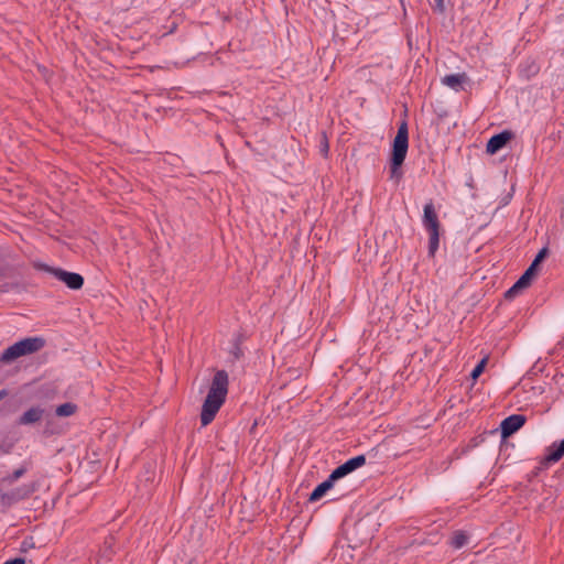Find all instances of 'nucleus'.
<instances>
[{"instance_id":"obj_18","label":"nucleus","mask_w":564,"mask_h":564,"mask_svg":"<svg viewBox=\"0 0 564 564\" xmlns=\"http://www.w3.org/2000/svg\"><path fill=\"white\" fill-rule=\"evenodd\" d=\"M486 359H482L471 371V377L476 379L482 371L486 365Z\"/></svg>"},{"instance_id":"obj_11","label":"nucleus","mask_w":564,"mask_h":564,"mask_svg":"<svg viewBox=\"0 0 564 564\" xmlns=\"http://www.w3.org/2000/svg\"><path fill=\"white\" fill-rule=\"evenodd\" d=\"M44 410L40 406H33L25 411L19 419L20 425H30L41 421Z\"/></svg>"},{"instance_id":"obj_14","label":"nucleus","mask_w":564,"mask_h":564,"mask_svg":"<svg viewBox=\"0 0 564 564\" xmlns=\"http://www.w3.org/2000/svg\"><path fill=\"white\" fill-rule=\"evenodd\" d=\"M466 80V74H449L442 78V83L447 87L458 91L462 84Z\"/></svg>"},{"instance_id":"obj_10","label":"nucleus","mask_w":564,"mask_h":564,"mask_svg":"<svg viewBox=\"0 0 564 564\" xmlns=\"http://www.w3.org/2000/svg\"><path fill=\"white\" fill-rule=\"evenodd\" d=\"M512 133L510 131H502L498 134L492 135L486 147V151L489 154H495L501 150L509 140H511Z\"/></svg>"},{"instance_id":"obj_19","label":"nucleus","mask_w":564,"mask_h":564,"mask_svg":"<svg viewBox=\"0 0 564 564\" xmlns=\"http://www.w3.org/2000/svg\"><path fill=\"white\" fill-rule=\"evenodd\" d=\"M28 471V467L25 465H21L19 468L13 470V478H18V480L24 476Z\"/></svg>"},{"instance_id":"obj_5","label":"nucleus","mask_w":564,"mask_h":564,"mask_svg":"<svg viewBox=\"0 0 564 564\" xmlns=\"http://www.w3.org/2000/svg\"><path fill=\"white\" fill-rule=\"evenodd\" d=\"M422 224L429 234V253L434 256L440 246L441 224L432 200L424 205Z\"/></svg>"},{"instance_id":"obj_2","label":"nucleus","mask_w":564,"mask_h":564,"mask_svg":"<svg viewBox=\"0 0 564 564\" xmlns=\"http://www.w3.org/2000/svg\"><path fill=\"white\" fill-rule=\"evenodd\" d=\"M18 478H13V474L7 475L0 479V503L3 507H11L20 501L29 499L36 490V482H29L4 490L6 487L12 486Z\"/></svg>"},{"instance_id":"obj_13","label":"nucleus","mask_w":564,"mask_h":564,"mask_svg":"<svg viewBox=\"0 0 564 564\" xmlns=\"http://www.w3.org/2000/svg\"><path fill=\"white\" fill-rule=\"evenodd\" d=\"M564 456V440L560 443H553L547 448V454L545 456V460L547 463H556Z\"/></svg>"},{"instance_id":"obj_6","label":"nucleus","mask_w":564,"mask_h":564,"mask_svg":"<svg viewBox=\"0 0 564 564\" xmlns=\"http://www.w3.org/2000/svg\"><path fill=\"white\" fill-rule=\"evenodd\" d=\"M40 268L46 272L52 273L57 280L65 283L70 290H79L84 284V278L79 273L68 272L59 268H52L46 264H41Z\"/></svg>"},{"instance_id":"obj_1","label":"nucleus","mask_w":564,"mask_h":564,"mask_svg":"<svg viewBox=\"0 0 564 564\" xmlns=\"http://www.w3.org/2000/svg\"><path fill=\"white\" fill-rule=\"evenodd\" d=\"M229 378L225 370H217L213 377L209 390L205 398L200 412V423L203 426L210 424L228 394Z\"/></svg>"},{"instance_id":"obj_9","label":"nucleus","mask_w":564,"mask_h":564,"mask_svg":"<svg viewBox=\"0 0 564 564\" xmlns=\"http://www.w3.org/2000/svg\"><path fill=\"white\" fill-rule=\"evenodd\" d=\"M535 273L536 270L530 265L520 279L506 292L505 296L509 300L517 296L523 289L531 284Z\"/></svg>"},{"instance_id":"obj_15","label":"nucleus","mask_w":564,"mask_h":564,"mask_svg":"<svg viewBox=\"0 0 564 564\" xmlns=\"http://www.w3.org/2000/svg\"><path fill=\"white\" fill-rule=\"evenodd\" d=\"M77 410V405L70 402L63 403L58 405L55 410V413L57 416H70L73 415Z\"/></svg>"},{"instance_id":"obj_3","label":"nucleus","mask_w":564,"mask_h":564,"mask_svg":"<svg viewBox=\"0 0 564 564\" xmlns=\"http://www.w3.org/2000/svg\"><path fill=\"white\" fill-rule=\"evenodd\" d=\"M409 149V128L408 122L403 120L398 128L397 135L392 143V153L390 160L391 177H400V167L402 166Z\"/></svg>"},{"instance_id":"obj_4","label":"nucleus","mask_w":564,"mask_h":564,"mask_svg":"<svg viewBox=\"0 0 564 564\" xmlns=\"http://www.w3.org/2000/svg\"><path fill=\"white\" fill-rule=\"evenodd\" d=\"M44 345L45 340L41 337L24 338L4 349V351L1 354L0 360L10 362L18 359L19 357L39 351L44 347Z\"/></svg>"},{"instance_id":"obj_17","label":"nucleus","mask_w":564,"mask_h":564,"mask_svg":"<svg viewBox=\"0 0 564 564\" xmlns=\"http://www.w3.org/2000/svg\"><path fill=\"white\" fill-rule=\"evenodd\" d=\"M547 248H542L539 253L536 254L535 259L533 260V262L530 264L532 268H534L535 270L538 269V265L545 259V257L547 256Z\"/></svg>"},{"instance_id":"obj_22","label":"nucleus","mask_w":564,"mask_h":564,"mask_svg":"<svg viewBox=\"0 0 564 564\" xmlns=\"http://www.w3.org/2000/svg\"><path fill=\"white\" fill-rule=\"evenodd\" d=\"M434 2L436 3V6H437L438 8H441V9L443 8L444 0H434Z\"/></svg>"},{"instance_id":"obj_16","label":"nucleus","mask_w":564,"mask_h":564,"mask_svg":"<svg viewBox=\"0 0 564 564\" xmlns=\"http://www.w3.org/2000/svg\"><path fill=\"white\" fill-rule=\"evenodd\" d=\"M468 542V535L464 533L463 531H457L453 534L451 540V545L454 549H460L464 545H466Z\"/></svg>"},{"instance_id":"obj_21","label":"nucleus","mask_w":564,"mask_h":564,"mask_svg":"<svg viewBox=\"0 0 564 564\" xmlns=\"http://www.w3.org/2000/svg\"><path fill=\"white\" fill-rule=\"evenodd\" d=\"M3 564H25V561L21 557H17V558L7 561Z\"/></svg>"},{"instance_id":"obj_7","label":"nucleus","mask_w":564,"mask_h":564,"mask_svg":"<svg viewBox=\"0 0 564 564\" xmlns=\"http://www.w3.org/2000/svg\"><path fill=\"white\" fill-rule=\"evenodd\" d=\"M366 464L365 455L355 456L332 471V479H340Z\"/></svg>"},{"instance_id":"obj_20","label":"nucleus","mask_w":564,"mask_h":564,"mask_svg":"<svg viewBox=\"0 0 564 564\" xmlns=\"http://www.w3.org/2000/svg\"><path fill=\"white\" fill-rule=\"evenodd\" d=\"M328 141H327V138L325 134H323V140H322V143H321V152L324 154V155H327L328 153Z\"/></svg>"},{"instance_id":"obj_8","label":"nucleus","mask_w":564,"mask_h":564,"mask_svg":"<svg viewBox=\"0 0 564 564\" xmlns=\"http://www.w3.org/2000/svg\"><path fill=\"white\" fill-rule=\"evenodd\" d=\"M525 421V416L521 414H512L502 420L500 424L502 437L506 438L516 433L524 425Z\"/></svg>"},{"instance_id":"obj_12","label":"nucleus","mask_w":564,"mask_h":564,"mask_svg":"<svg viewBox=\"0 0 564 564\" xmlns=\"http://www.w3.org/2000/svg\"><path fill=\"white\" fill-rule=\"evenodd\" d=\"M336 479H332V474L328 476V478L319 484L310 495V501L315 502L318 501L324 495L333 488L334 482Z\"/></svg>"},{"instance_id":"obj_23","label":"nucleus","mask_w":564,"mask_h":564,"mask_svg":"<svg viewBox=\"0 0 564 564\" xmlns=\"http://www.w3.org/2000/svg\"><path fill=\"white\" fill-rule=\"evenodd\" d=\"M8 395L7 390H0V401Z\"/></svg>"}]
</instances>
